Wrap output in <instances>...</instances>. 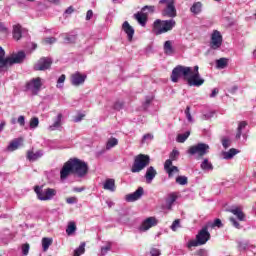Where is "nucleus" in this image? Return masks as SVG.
Here are the masks:
<instances>
[{
	"label": "nucleus",
	"instance_id": "6ab92c4d",
	"mask_svg": "<svg viewBox=\"0 0 256 256\" xmlns=\"http://www.w3.org/2000/svg\"><path fill=\"white\" fill-rule=\"evenodd\" d=\"M122 30L124 31V33H126L128 41H133V36L135 35V29H133L132 26H130L128 21H125L122 24Z\"/></svg>",
	"mask_w": 256,
	"mask_h": 256
},
{
	"label": "nucleus",
	"instance_id": "37998d69",
	"mask_svg": "<svg viewBox=\"0 0 256 256\" xmlns=\"http://www.w3.org/2000/svg\"><path fill=\"white\" fill-rule=\"evenodd\" d=\"M179 157V152L177 150H173L170 155H169V159H167V161H171V163H173V161H177V158Z\"/></svg>",
	"mask_w": 256,
	"mask_h": 256
},
{
	"label": "nucleus",
	"instance_id": "8fccbe9b",
	"mask_svg": "<svg viewBox=\"0 0 256 256\" xmlns=\"http://www.w3.org/2000/svg\"><path fill=\"white\" fill-rule=\"evenodd\" d=\"M180 227H181V220L176 219V220L172 223L170 229H172V231H177V229H179Z\"/></svg>",
	"mask_w": 256,
	"mask_h": 256
},
{
	"label": "nucleus",
	"instance_id": "a19ab883",
	"mask_svg": "<svg viewBox=\"0 0 256 256\" xmlns=\"http://www.w3.org/2000/svg\"><path fill=\"white\" fill-rule=\"evenodd\" d=\"M64 43H75L77 41V36L66 34L63 36Z\"/></svg>",
	"mask_w": 256,
	"mask_h": 256
},
{
	"label": "nucleus",
	"instance_id": "4c0bfd02",
	"mask_svg": "<svg viewBox=\"0 0 256 256\" xmlns=\"http://www.w3.org/2000/svg\"><path fill=\"white\" fill-rule=\"evenodd\" d=\"M7 35H9V29L5 27V24L0 22V38L4 39Z\"/></svg>",
	"mask_w": 256,
	"mask_h": 256
},
{
	"label": "nucleus",
	"instance_id": "0eeeda50",
	"mask_svg": "<svg viewBox=\"0 0 256 256\" xmlns=\"http://www.w3.org/2000/svg\"><path fill=\"white\" fill-rule=\"evenodd\" d=\"M155 12V6H144L141 10V12H138L134 14V18L138 23L142 26L145 27L147 24V15L149 13H154Z\"/></svg>",
	"mask_w": 256,
	"mask_h": 256
},
{
	"label": "nucleus",
	"instance_id": "c03bdc74",
	"mask_svg": "<svg viewBox=\"0 0 256 256\" xmlns=\"http://www.w3.org/2000/svg\"><path fill=\"white\" fill-rule=\"evenodd\" d=\"M65 79H66L65 74H62L58 78L57 85H56L57 89H63V83H65Z\"/></svg>",
	"mask_w": 256,
	"mask_h": 256
},
{
	"label": "nucleus",
	"instance_id": "09e8293b",
	"mask_svg": "<svg viewBox=\"0 0 256 256\" xmlns=\"http://www.w3.org/2000/svg\"><path fill=\"white\" fill-rule=\"evenodd\" d=\"M176 183H178V185H187V177L186 176H178L176 178Z\"/></svg>",
	"mask_w": 256,
	"mask_h": 256
},
{
	"label": "nucleus",
	"instance_id": "39448f33",
	"mask_svg": "<svg viewBox=\"0 0 256 256\" xmlns=\"http://www.w3.org/2000/svg\"><path fill=\"white\" fill-rule=\"evenodd\" d=\"M209 239H211V233H209L207 227H204L198 232V234L196 235V239L188 243V247L191 248L205 245V243H207Z\"/></svg>",
	"mask_w": 256,
	"mask_h": 256
},
{
	"label": "nucleus",
	"instance_id": "423d86ee",
	"mask_svg": "<svg viewBox=\"0 0 256 256\" xmlns=\"http://www.w3.org/2000/svg\"><path fill=\"white\" fill-rule=\"evenodd\" d=\"M150 158L148 155L145 154H139L135 157L134 163L131 167L132 173H141L147 165H149Z\"/></svg>",
	"mask_w": 256,
	"mask_h": 256
},
{
	"label": "nucleus",
	"instance_id": "79ce46f5",
	"mask_svg": "<svg viewBox=\"0 0 256 256\" xmlns=\"http://www.w3.org/2000/svg\"><path fill=\"white\" fill-rule=\"evenodd\" d=\"M238 249L239 251H247L249 249V241L243 240L238 242Z\"/></svg>",
	"mask_w": 256,
	"mask_h": 256
},
{
	"label": "nucleus",
	"instance_id": "e433bc0d",
	"mask_svg": "<svg viewBox=\"0 0 256 256\" xmlns=\"http://www.w3.org/2000/svg\"><path fill=\"white\" fill-rule=\"evenodd\" d=\"M52 243H53V239H51V238H43L42 239L43 251H47L49 249V247H51Z\"/></svg>",
	"mask_w": 256,
	"mask_h": 256
},
{
	"label": "nucleus",
	"instance_id": "6e6d98bb",
	"mask_svg": "<svg viewBox=\"0 0 256 256\" xmlns=\"http://www.w3.org/2000/svg\"><path fill=\"white\" fill-rule=\"evenodd\" d=\"M150 255L151 256H161V250H159L157 248H152L150 250Z\"/></svg>",
	"mask_w": 256,
	"mask_h": 256
},
{
	"label": "nucleus",
	"instance_id": "20e7f679",
	"mask_svg": "<svg viewBox=\"0 0 256 256\" xmlns=\"http://www.w3.org/2000/svg\"><path fill=\"white\" fill-rule=\"evenodd\" d=\"M159 5L162 6V16L169 19L177 17V8H175V0H160Z\"/></svg>",
	"mask_w": 256,
	"mask_h": 256
},
{
	"label": "nucleus",
	"instance_id": "a211bd4d",
	"mask_svg": "<svg viewBox=\"0 0 256 256\" xmlns=\"http://www.w3.org/2000/svg\"><path fill=\"white\" fill-rule=\"evenodd\" d=\"M73 173V168L71 167V162L69 160L63 165L62 169L60 170V179L61 181H65L69 175Z\"/></svg>",
	"mask_w": 256,
	"mask_h": 256
},
{
	"label": "nucleus",
	"instance_id": "69168bd1",
	"mask_svg": "<svg viewBox=\"0 0 256 256\" xmlns=\"http://www.w3.org/2000/svg\"><path fill=\"white\" fill-rule=\"evenodd\" d=\"M83 117H85V114H78V115L74 118V123H80V121H83Z\"/></svg>",
	"mask_w": 256,
	"mask_h": 256
},
{
	"label": "nucleus",
	"instance_id": "f8f14e48",
	"mask_svg": "<svg viewBox=\"0 0 256 256\" xmlns=\"http://www.w3.org/2000/svg\"><path fill=\"white\" fill-rule=\"evenodd\" d=\"M52 64L51 58L42 57L34 65V71H47V69H51Z\"/></svg>",
	"mask_w": 256,
	"mask_h": 256
},
{
	"label": "nucleus",
	"instance_id": "ddd939ff",
	"mask_svg": "<svg viewBox=\"0 0 256 256\" xmlns=\"http://www.w3.org/2000/svg\"><path fill=\"white\" fill-rule=\"evenodd\" d=\"M223 45V36L219 30H214L211 35L210 47L211 49L217 50Z\"/></svg>",
	"mask_w": 256,
	"mask_h": 256
},
{
	"label": "nucleus",
	"instance_id": "2f4dec72",
	"mask_svg": "<svg viewBox=\"0 0 256 256\" xmlns=\"http://www.w3.org/2000/svg\"><path fill=\"white\" fill-rule=\"evenodd\" d=\"M119 145V140L117 138H109L106 143V149L109 151V149H113V147H117Z\"/></svg>",
	"mask_w": 256,
	"mask_h": 256
},
{
	"label": "nucleus",
	"instance_id": "393cba45",
	"mask_svg": "<svg viewBox=\"0 0 256 256\" xmlns=\"http://www.w3.org/2000/svg\"><path fill=\"white\" fill-rule=\"evenodd\" d=\"M157 176V170L153 166H150L145 174L146 183H152L155 177Z\"/></svg>",
	"mask_w": 256,
	"mask_h": 256
},
{
	"label": "nucleus",
	"instance_id": "4be33fe9",
	"mask_svg": "<svg viewBox=\"0 0 256 256\" xmlns=\"http://www.w3.org/2000/svg\"><path fill=\"white\" fill-rule=\"evenodd\" d=\"M62 119H63V114L61 113L57 114L53 124L48 127V131H57V129H61V125H63L61 122Z\"/></svg>",
	"mask_w": 256,
	"mask_h": 256
},
{
	"label": "nucleus",
	"instance_id": "680f3d73",
	"mask_svg": "<svg viewBox=\"0 0 256 256\" xmlns=\"http://www.w3.org/2000/svg\"><path fill=\"white\" fill-rule=\"evenodd\" d=\"M196 256H209V254L207 253V250L200 249L196 252Z\"/></svg>",
	"mask_w": 256,
	"mask_h": 256
},
{
	"label": "nucleus",
	"instance_id": "774afa93",
	"mask_svg": "<svg viewBox=\"0 0 256 256\" xmlns=\"http://www.w3.org/2000/svg\"><path fill=\"white\" fill-rule=\"evenodd\" d=\"M151 101L152 99L150 97H147L145 102H144V109H147V107H149V105H151Z\"/></svg>",
	"mask_w": 256,
	"mask_h": 256
},
{
	"label": "nucleus",
	"instance_id": "412c9836",
	"mask_svg": "<svg viewBox=\"0 0 256 256\" xmlns=\"http://www.w3.org/2000/svg\"><path fill=\"white\" fill-rule=\"evenodd\" d=\"M21 143H23V139L21 138H16L12 140L7 146L6 151H8V153H13V151H17V149H19V147L21 146Z\"/></svg>",
	"mask_w": 256,
	"mask_h": 256
},
{
	"label": "nucleus",
	"instance_id": "473e14b6",
	"mask_svg": "<svg viewBox=\"0 0 256 256\" xmlns=\"http://www.w3.org/2000/svg\"><path fill=\"white\" fill-rule=\"evenodd\" d=\"M237 153H239V150L232 148L227 152H223V157L224 159H227V160L233 159V156L237 155Z\"/></svg>",
	"mask_w": 256,
	"mask_h": 256
},
{
	"label": "nucleus",
	"instance_id": "9d476101",
	"mask_svg": "<svg viewBox=\"0 0 256 256\" xmlns=\"http://www.w3.org/2000/svg\"><path fill=\"white\" fill-rule=\"evenodd\" d=\"M41 87H43V82L40 77L33 78L26 83V89L32 95H37L41 91Z\"/></svg>",
	"mask_w": 256,
	"mask_h": 256
},
{
	"label": "nucleus",
	"instance_id": "c9c22d12",
	"mask_svg": "<svg viewBox=\"0 0 256 256\" xmlns=\"http://www.w3.org/2000/svg\"><path fill=\"white\" fill-rule=\"evenodd\" d=\"M189 135H191V132L190 131H186L184 134H179L177 136V139L176 141L178 143H185L187 141V139H189Z\"/></svg>",
	"mask_w": 256,
	"mask_h": 256
},
{
	"label": "nucleus",
	"instance_id": "f257e3e1",
	"mask_svg": "<svg viewBox=\"0 0 256 256\" xmlns=\"http://www.w3.org/2000/svg\"><path fill=\"white\" fill-rule=\"evenodd\" d=\"M183 77L190 87H201L205 79L199 74V66L187 67L178 65L172 70L171 81L177 83Z\"/></svg>",
	"mask_w": 256,
	"mask_h": 256
},
{
	"label": "nucleus",
	"instance_id": "338daca9",
	"mask_svg": "<svg viewBox=\"0 0 256 256\" xmlns=\"http://www.w3.org/2000/svg\"><path fill=\"white\" fill-rule=\"evenodd\" d=\"M93 19V10H88L86 13V21H91Z\"/></svg>",
	"mask_w": 256,
	"mask_h": 256
},
{
	"label": "nucleus",
	"instance_id": "aec40b11",
	"mask_svg": "<svg viewBox=\"0 0 256 256\" xmlns=\"http://www.w3.org/2000/svg\"><path fill=\"white\" fill-rule=\"evenodd\" d=\"M24 33H25V29H23V27H21L20 24L13 25L12 35L15 41H19L21 37H23Z\"/></svg>",
	"mask_w": 256,
	"mask_h": 256
},
{
	"label": "nucleus",
	"instance_id": "1a4fd4ad",
	"mask_svg": "<svg viewBox=\"0 0 256 256\" xmlns=\"http://www.w3.org/2000/svg\"><path fill=\"white\" fill-rule=\"evenodd\" d=\"M189 155H197L198 157H203L209 153V145L205 143H198L189 148Z\"/></svg>",
	"mask_w": 256,
	"mask_h": 256
},
{
	"label": "nucleus",
	"instance_id": "72a5a7b5",
	"mask_svg": "<svg viewBox=\"0 0 256 256\" xmlns=\"http://www.w3.org/2000/svg\"><path fill=\"white\" fill-rule=\"evenodd\" d=\"M247 127V122H240L237 128L236 139H241L243 135V129Z\"/></svg>",
	"mask_w": 256,
	"mask_h": 256
},
{
	"label": "nucleus",
	"instance_id": "f03ea898",
	"mask_svg": "<svg viewBox=\"0 0 256 256\" xmlns=\"http://www.w3.org/2000/svg\"><path fill=\"white\" fill-rule=\"evenodd\" d=\"M175 25H177V22L173 18L169 20L157 19L153 24V32L156 35H163V33H169V31H173V29H175Z\"/></svg>",
	"mask_w": 256,
	"mask_h": 256
},
{
	"label": "nucleus",
	"instance_id": "dca6fc26",
	"mask_svg": "<svg viewBox=\"0 0 256 256\" xmlns=\"http://www.w3.org/2000/svg\"><path fill=\"white\" fill-rule=\"evenodd\" d=\"M85 79H87V75L76 72L71 75V83L74 87H79V85H83L85 83Z\"/></svg>",
	"mask_w": 256,
	"mask_h": 256
},
{
	"label": "nucleus",
	"instance_id": "864d4df0",
	"mask_svg": "<svg viewBox=\"0 0 256 256\" xmlns=\"http://www.w3.org/2000/svg\"><path fill=\"white\" fill-rule=\"evenodd\" d=\"M222 145L224 149H229V147H231V140L227 138L222 139Z\"/></svg>",
	"mask_w": 256,
	"mask_h": 256
},
{
	"label": "nucleus",
	"instance_id": "bf43d9fd",
	"mask_svg": "<svg viewBox=\"0 0 256 256\" xmlns=\"http://www.w3.org/2000/svg\"><path fill=\"white\" fill-rule=\"evenodd\" d=\"M146 141H153V135L152 134H145L142 138V143H145Z\"/></svg>",
	"mask_w": 256,
	"mask_h": 256
},
{
	"label": "nucleus",
	"instance_id": "de8ad7c7",
	"mask_svg": "<svg viewBox=\"0 0 256 256\" xmlns=\"http://www.w3.org/2000/svg\"><path fill=\"white\" fill-rule=\"evenodd\" d=\"M229 221H230V223H231V225L233 226V227H235V229H241V224L239 223V221H237V219H235V218H233V217H230L229 218Z\"/></svg>",
	"mask_w": 256,
	"mask_h": 256
},
{
	"label": "nucleus",
	"instance_id": "e2e57ef3",
	"mask_svg": "<svg viewBox=\"0 0 256 256\" xmlns=\"http://www.w3.org/2000/svg\"><path fill=\"white\" fill-rule=\"evenodd\" d=\"M123 102L121 101H117L115 104H114V109H116V111H119L121 109H123Z\"/></svg>",
	"mask_w": 256,
	"mask_h": 256
},
{
	"label": "nucleus",
	"instance_id": "3c124183",
	"mask_svg": "<svg viewBox=\"0 0 256 256\" xmlns=\"http://www.w3.org/2000/svg\"><path fill=\"white\" fill-rule=\"evenodd\" d=\"M111 251V243H108L106 246L101 248V255L105 256L106 253H109Z\"/></svg>",
	"mask_w": 256,
	"mask_h": 256
},
{
	"label": "nucleus",
	"instance_id": "052dcab7",
	"mask_svg": "<svg viewBox=\"0 0 256 256\" xmlns=\"http://www.w3.org/2000/svg\"><path fill=\"white\" fill-rule=\"evenodd\" d=\"M29 244L22 245V253L23 255H29Z\"/></svg>",
	"mask_w": 256,
	"mask_h": 256
},
{
	"label": "nucleus",
	"instance_id": "4d7b16f0",
	"mask_svg": "<svg viewBox=\"0 0 256 256\" xmlns=\"http://www.w3.org/2000/svg\"><path fill=\"white\" fill-rule=\"evenodd\" d=\"M77 197H69L66 199V203H68V205H75V203H77Z\"/></svg>",
	"mask_w": 256,
	"mask_h": 256
},
{
	"label": "nucleus",
	"instance_id": "49530a36",
	"mask_svg": "<svg viewBox=\"0 0 256 256\" xmlns=\"http://www.w3.org/2000/svg\"><path fill=\"white\" fill-rule=\"evenodd\" d=\"M39 127V118L34 117L30 120V129H37Z\"/></svg>",
	"mask_w": 256,
	"mask_h": 256
},
{
	"label": "nucleus",
	"instance_id": "ea45409f",
	"mask_svg": "<svg viewBox=\"0 0 256 256\" xmlns=\"http://www.w3.org/2000/svg\"><path fill=\"white\" fill-rule=\"evenodd\" d=\"M217 69H225L227 67V58H220L216 60Z\"/></svg>",
	"mask_w": 256,
	"mask_h": 256
},
{
	"label": "nucleus",
	"instance_id": "b1692460",
	"mask_svg": "<svg viewBox=\"0 0 256 256\" xmlns=\"http://www.w3.org/2000/svg\"><path fill=\"white\" fill-rule=\"evenodd\" d=\"M175 201H177V195L175 194H169L166 198L165 205L163 206V209H167L168 211H171L173 209V205L175 204Z\"/></svg>",
	"mask_w": 256,
	"mask_h": 256
},
{
	"label": "nucleus",
	"instance_id": "2eb2a0df",
	"mask_svg": "<svg viewBox=\"0 0 256 256\" xmlns=\"http://www.w3.org/2000/svg\"><path fill=\"white\" fill-rule=\"evenodd\" d=\"M164 171H166L168 177L171 178L179 173V168L177 166H173V162H171V160H166L164 163Z\"/></svg>",
	"mask_w": 256,
	"mask_h": 256
},
{
	"label": "nucleus",
	"instance_id": "58836bf2",
	"mask_svg": "<svg viewBox=\"0 0 256 256\" xmlns=\"http://www.w3.org/2000/svg\"><path fill=\"white\" fill-rule=\"evenodd\" d=\"M85 253V242H82L78 248L74 250L73 256H81Z\"/></svg>",
	"mask_w": 256,
	"mask_h": 256
},
{
	"label": "nucleus",
	"instance_id": "7c9ffc66",
	"mask_svg": "<svg viewBox=\"0 0 256 256\" xmlns=\"http://www.w3.org/2000/svg\"><path fill=\"white\" fill-rule=\"evenodd\" d=\"M202 171H213V164L209 159H204L200 165Z\"/></svg>",
	"mask_w": 256,
	"mask_h": 256
},
{
	"label": "nucleus",
	"instance_id": "a18cd8bd",
	"mask_svg": "<svg viewBox=\"0 0 256 256\" xmlns=\"http://www.w3.org/2000/svg\"><path fill=\"white\" fill-rule=\"evenodd\" d=\"M184 113L188 122L193 123V116H191V106H187Z\"/></svg>",
	"mask_w": 256,
	"mask_h": 256
},
{
	"label": "nucleus",
	"instance_id": "9b49d317",
	"mask_svg": "<svg viewBox=\"0 0 256 256\" xmlns=\"http://www.w3.org/2000/svg\"><path fill=\"white\" fill-rule=\"evenodd\" d=\"M25 57L27 55L23 51H19L18 53L12 54L10 57L6 58V71L15 64H20L25 61Z\"/></svg>",
	"mask_w": 256,
	"mask_h": 256
},
{
	"label": "nucleus",
	"instance_id": "c85d7f7f",
	"mask_svg": "<svg viewBox=\"0 0 256 256\" xmlns=\"http://www.w3.org/2000/svg\"><path fill=\"white\" fill-rule=\"evenodd\" d=\"M103 189L111 191L112 193L115 192V180L107 179L104 183Z\"/></svg>",
	"mask_w": 256,
	"mask_h": 256
},
{
	"label": "nucleus",
	"instance_id": "0e129e2a",
	"mask_svg": "<svg viewBox=\"0 0 256 256\" xmlns=\"http://www.w3.org/2000/svg\"><path fill=\"white\" fill-rule=\"evenodd\" d=\"M17 123H19V125L21 127H24L25 126V116H19L18 120H17Z\"/></svg>",
	"mask_w": 256,
	"mask_h": 256
},
{
	"label": "nucleus",
	"instance_id": "a878e982",
	"mask_svg": "<svg viewBox=\"0 0 256 256\" xmlns=\"http://www.w3.org/2000/svg\"><path fill=\"white\" fill-rule=\"evenodd\" d=\"M44 153L43 150H38L36 152L28 151L27 152V159L31 162L37 161V159H41L43 157Z\"/></svg>",
	"mask_w": 256,
	"mask_h": 256
},
{
	"label": "nucleus",
	"instance_id": "bb28decb",
	"mask_svg": "<svg viewBox=\"0 0 256 256\" xmlns=\"http://www.w3.org/2000/svg\"><path fill=\"white\" fill-rule=\"evenodd\" d=\"M164 53L165 55H174L175 54V48H173V41L171 40H167L166 42H164Z\"/></svg>",
	"mask_w": 256,
	"mask_h": 256
},
{
	"label": "nucleus",
	"instance_id": "4468645a",
	"mask_svg": "<svg viewBox=\"0 0 256 256\" xmlns=\"http://www.w3.org/2000/svg\"><path fill=\"white\" fill-rule=\"evenodd\" d=\"M143 193H145V190L143 189V187H138V189L135 192L127 194L125 196V200L128 203H135V201H139V199L143 197Z\"/></svg>",
	"mask_w": 256,
	"mask_h": 256
},
{
	"label": "nucleus",
	"instance_id": "6e6552de",
	"mask_svg": "<svg viewBox=\"0 0 256 256\" xmlns=\"http://www.w3.org/2000/svg\"><path fill=\"white\" fill-rule=\"evenodd\" d=\"M34 191L40 201H49L53 199L57 193L55 189L48 188L43 190V188L39 186H36Z\"/></svg>",
	"mask_w": 256,
	"mask_h": 256
},
{
	"label": "nucleus",
	"instance_id": "f3484780",
	"mask_svg": "<svg viewBox=\"0 0 256 256\" xmlns=\"http://www.w3.org/2000/svg\"><path fill=\"white\" fill-rule=\"evenodd\" d=\"M158 223L159 221H157L155 217H149L141 224L140 231H149L151 227H155Z\"/></svg>",
	"mask_w": 256,
	"mask_h": 256
},
{
	"label": "nucleus",
	"instance_id": "c756f323",
	"mask_svg": "<svg viewBox=\"0 0 256 256\" xmlns=\"http://www.w3.org/2000/svg\"><path fill=\"white\" fill-rule=\"evenodd\" d=\"M202 9H203V4H201V2H196L192 5V7L190 8V11L194 15H199V13H201Z\"/></svg>",
	"mask_w": 256,
	"mask_h": 256
},
{
	"label": "nucleus",
	"instance_id": "5fc2aeb1",
	"mask_svg": "<svg viewBox=\"0 0 256 256\" xmlns=\"http://www.w3.org/2000/svg\"><path fill=\"white\" fill-rule=\"evenodd\" d=\"M214 115H215L214 111H209V112L203 114L202 119L209 120L212 117H214Z\"/></svg>",
	"mask_w": 256,
	"mask_h": 256
},
{
	"label": "nucleus",
	"instance_id": "7ed1b4c3",
	"mask_svg": "<svg viewBox=\"0 0 256 256\" xmlns=\"http://www.w3.org/2000/svg\"><path fill=\"white\" fill-rule=\"evenodd\" d=\"M70 166L72 167V173L78 177H85L89 171L87 164L78 158H72L69 160Z\"/></svg>",
	"mask_w": 256,
	"mask_h": 256
},
{
	"label": "nucleus",
	"instance_id": "cd10ccee",
	"mask_svg": "<svg viewBox=\"0 0 256 256\" xmlns=\"http://www.w3.org/2000/svg\"><path fill=\"white\" fill-rule=\"evenodd\" d=\"M7 71V58H5V50L0 46V72Z\"/></svg>",
	"mask_w": 256,
	"mask_h": 256
},
{
	"label": "nucleus",
	"instance_id": "603ef678",
	"mask_svg": "<svg viewBox=\"0 0 256 256\" xmlns=\"http://www.w3.org/2000/svg\"><path fill=\"white\" fill-rule=\"evenodd\" d=\"M44 42L46 43V45H53V43L57 42V38L47 37V38L44 39Z\"/></svg>",
	"mask_w": 256,
	"mask_h": 256
},
{
	"label": "nucleus",
	"instance_id": "f704fd0d",
	"mask_svg": "<svg viewBox=\"0 0 256 256\" xmlns=\"http://www.w3.org/2000/svg\"><path fill=\"white\" fill-rule=\"evenodd\" d=\"M76 231H77V225L75 224V222H69L66 228L67 235H73V233H75Z\"/></svg>",
	"mask_w": 256,
	"mask_h": 256
},
{
	"label": "nucleus",
	"instance_id": "5701e85b",
	"mask_svg": "<svg viewBox=\"0 0 256 256\" xmlns=\"http://www.w3.org/2000/svg\"><path fill=\"white\" fill-rule=\"evenodd\" d=\"M232 215H235L237 217L238 221H246L245 213H243V210L239 207L230 208L228 210Z\"/></svg>",
	"mask_w": 256,
	"mask_h": 256
},
{
	"label": "nucleus",
	"instance_id": "13d9d810",
	"mask_svg": "<svg viewBox=\"0 0 256 256\" xmlns=\"http://www.w3.org/2000/svg\"><path fill=\"white\" fill-rule=\"evenodd\" d=\"M212 227H218V228L223 227V223L221 222V219L219 218L215 219L212 224Z\"/></svg>",
	"mask_w": 256,
	"mask_h": 256
}]
</instances>
